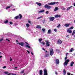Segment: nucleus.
I'll return each mask as SVG.
<instances>
[{"mask_svg":"<svg viewBox=\"0 0 75 75\" xmlns=\"http://www.w3.org/2000/svg\"><path fill=\"white\" fill-rule=\"evenodd\" d=\"M20 45L22 46V47H23L24 45V47H30V45L25 42V43L23 42H20Z\"/></svg>","mask_w":75,"mask_h":75,"instance_id":"f257e3e1","label":"nucleus"},{"mask_svg":"<svg viewBox=\"0 0 75 75\" xmlns=\"http://www.w3.org/2000/svg\"><path fill=\"white\" fill-rule=\"evenodd\" d=\"M50 55L51 56H52L54 54V50L52 49L50 50Z\"/></svg>","mask_w":75,"mask_h":75,"instance_id":"f03ea898","label":"nucleus"},{"mask_svg":"<svg viewBox=\"0 0 75 75\" xmlns=\"http://www.w3.org/2000/svg\"><path fill=\"white\" fill-rule=\"evenodd\" d=\"M44 7L45 8H47V9H50V8H52L51 6H48V5L47 4L45 5Z\"/></svg>","mask_w":75,"mask_h":75,"instance_id":"7ed1b4c3","label":"nucleus"},{"mask_svg":"<svg viewBox=\"0 0 75 75\" xmlns=\"http://www.w3.org/2000/svg\"><path fill=\"white\" fill-rule=\"evenodd\" d=\"M69 61L70 60L69 59H67L65 61L64 63V66H67L68 65V64L69 62Z\"/></svg>","mask_w":75,"mask_h":75,"instance_id":"20e7f679","label":"nucleus"},{"mask_svg":"<svg viewBox=\"0 0 75 75\" xmlns=\"http://www.w3.org/2000/svg\"><path fill=\"white\" fill-rule=\"evenodd\" d=\"M47 47H49L50 45V42L49 40H47L45 41Z\"/></svg>","mask_w":75,"mask_h":75,"instance_id":"39448f33","label":"nucleus"},{"mask_svg":"<svg viewBox=\"0 0 75 75\" xmlns=\"http://www.w3.org/2000/svg\"><path fill=\"white\" fill-rule=\"evenodd\" d=\"M44 75H48V73H47V70L45 68L44 70Z\"/></svg>","mask_w":75,"mask_h":75,"instance_id":"423d86ee","label":"nucleus"},{"mask_svg":"<svg viewBox=\"0 0 75 75\" xmlns=\"http://www.w3.org/2000/svg\"><path fill=\"white\" fill-rule=\"evenodd\" d=\"M58 2H51L48 3L49 5H54L55 4H58Z\"/></svg>","mask_w":75,"mask_h":75,"instance_id":"0eeeda50","label":"nucleus"},{"mask_svg":"<svg viewBox=\"0 0 75 75\" xmlns=\"http://www.w3.org/2000/svg\"><path fill=\"white\" fill-rule=\"evenodd\" d=\"M54 19L55 18L53 17H50V18H49L50 21H54Z\"/></svg>","mask_w":75,"mask_h":75,"instance_id":"6e6552de","label":"nucleus"},{"mask_svg":"<svg viewBox=\"0 0 75 75\" xmlns=\"http://www.w3.org/2000/svg\"><path fill=\"white\" fill-rule=\"evenodd\" d=\"M57 44H62V41L60 39H59L57 42Z\"/></svg>","mask_w":75,"mask_h":75,"instance_id":"1a4fd4ad","label":"nucleus"},{"mask_svg":"<svg viewBox=\"0 0 75 75\" xmlns=\"http://www.w3.org/2000/svg\"><path fill=\"white\" fill-rule=\"evenodd\" d=\"M56 62L55 63L56 64H58L59 63V60L58 59H55Z\"/></svg>","mask_w":75,"mask_h":75,"instance_id":"9d476101","label":"nucleus"},{"mask_svg":"<svg viewBox=\"0 0 75 75\" xmlns=\"http://www.w3.org/2000/svg\"><path fill=\"white\" fill-rule=\"evenodd\" d=\"M24 3L26 6H29V3L28 2H24Z\"/></svg>","mask_w":75,"mask_h":75,"instance_id":"9b49d317","label":"nucleus"},{"mask_svg":"<svg viewBox=\"0 0 75 75\" xmlns=\"http://www.w3.org/2000/svg\"><path fill=\"white\" fill-rule=\"evenodd\" d=\"M13 4H11L10 6H8L6 8V10H7V9H8V8H10L11 6H13Z\"/></svg>","mask_w":75,"mask_h":75,"instance_id":"f8f14e48","label":"nucleus"},{"mask_svg":"<svg viewBox=\"0 0 75 75\" xmlns=\"http://www.w3.org/2000/svg\"><path fill=\"white\" fill-rule=\"evenodd\" d=\"M36 4H37L38 6H40V7H41V6H42V4L40 3H38V2H36Z\"/></svg>","mask_w":75,"mask_h":75,"instance_id":"ddd939ff","label":"nucleus"},{"mask_svg":"<svg viewBox=\"0 0 75 75\" xmlns=\"http://www.w3.org/2000/svg\"><path fill=\"white\" fill-rule=\"evenodd\" d=\"M39 74L40 75H42V70H40L39 71Z\"/></svg>","mask_w":75,"mask_h":75,"instance_id":"4468645a","label":"nucleus"},{"mask_svg":"<svg viewBox=\"0 0 75 75\" xmlns=\"http://www.w3.org/2000/svg\"><path fill=\"white\" fill-rule=\"evenodd\" d=\"M72 7H73V6H71L67 8L66 9V10H67V11H69L70 9H71V8H72Z\"/></svg>","mask_w":75,"mask_h":75,"instance_id":"2eb2a0df","label":"nucleus"},{"mask_svg":"<svg viewBox=\"0 0 75 75\" xmlns=\"http://www.w3.org/2000/svg\"><path fill=\"white\" fill-rule=\"evenodd\" d=\"M61 17V16L57 14L55 16V18H58V17Z\"/></svg>","mask_w":75,"mask_h":75,"instance_id":"dca6fc26","label":"nucleus"},{"mask_svg":"<svg viewBox=\"0 0 75 75\" xmlns=\"http://www.w3.org/2000/svg\"><path fill=\"white\" fill-rule=\"evenodd\" d=\"M73 64H74V62H71L70 64V67H73Z\"/></svg>","mask_w":75,"mask_h":75,"instance_id":"f3484780","label":"nucleus"},{"mask_svg":"<svg viewBox=\"0 0 75 75\" xmlns=\"http://www.w3.org/2000/svg\"><path fill=\"white\" fill-rule=\"evenodd\" d=\"M58 10V8L57 7L55 8L54 11H57V10Z\"/></svg>","mask_w":75,"mask_h":75,"instance_id":"a211bd4d","label":"nucleus"},{"mask_svg":"<svg viewBox=\"0 0 75 75\" xmlns=\"http://www.w3.org/2000/svg\"><path fill=\"white\" fill-rule=\"evenodd\" d=\"M45 11V10H40L39 11V13H44Z\"/></svg>","mask_w":75,"mask_h":75,"instance_id":"6ab92c4d","label":"nucleus"},{"mask_svg":"<svg viewBox=\"0 0 75 75\" xmlns=\"http://www.w3.org/2000/svg\"><path fill=\"white\" fill-rule=\"evenodd\" d=\"M50 56V54H47L46 55L44 56L45 57H48Z\"/></svg>","mask_w":75,"mask_h":75,"instance_id":"aec40b11","label":"nucleus"},{"mask_svg":"<svg viewBox=\"0 0 75 75\" xmlns=\"http://www.w3.org/2000/svg\"><path fill=\"white\" fill-rule=\"evenodd\" d=\"M67 32L69 33H72V30H67Z\"/></svg>","mask_w":75,"mask_h":75,"instance_id":"412c9836","label":"nucleus"},{"mask_svg":"<svg viewBox=\"0 0 75 75\" xmlns=\"http://www.w3.org/2000/svg\"><path fill=\"white\" fill-rule=\"evenodd\" d=\"M40 44H41L42 45H45V43L44 41H42V42Z\"/></svg>","mask_w":75,"mask_h":75,"instance_id":"4be33fe9","label":"nucleus"},{"mask_svg":"<svg viewBox=\"0 0 75 75\" xmlns=\"http://www.w3.org/2000/svg\"><path fill=\"white\" fill-rule=\"evenodd\" d=\"M61 8L63 10H65V8L64 6H62L61 7Z\"/></svg>","mask_w":75,"mask_h":75,"instance_id":"5701e85b","label":"nucleus"},{"mask_svg":"<svg viewBox=\"0 0 75 75\" xmlns=\"http://www.w3.org/2000/svg\"><path fill=\"white\" fill-rule=\"evenodd\" d=\"M38 41L39 42H40V43L42 42V39L41 38H40L38 40Z\"/></svg>","mask_w":75,"mask_h":75,"instance_id":"b1692460","label":"nucleus"},{"mask_svg":"<svg viewBox=\"0 0 75 75\" xmlns=\"http://www.w3.org/2000/svg\"><path fill=\"white\" fill-rule=\"evenodd\" d=\"M36 28H41V27L40 25H37L36 26Z\"/></svg>","mask_w":75,"mask_h":75,"instance_id":"393cba45","label":"nucleus"},{"mask_svg":"<svg viewBox=\"0 0 75 75\" xmlns=\"http://www.w3.org/2000/svg\"><path fill=\"white\" fill-rule=\"evenodd\" d=\"M69 24H65V27H68L69 26Z\"/></svg>","mask_w":75,"mask_h":75,"instance_id":"a878e982","label":"nucleus"},{"mask_svg":"<svg viewBox=\"0 0 75 75\" xmlns=\"http://www.w3.org/2000/svg\"><path fill=\"white\" fill-rule=\"evenodd\" d=\"M74 50V49L73 48H71L70 49V50H69V52H72Z\"/></svg>","mask_w":75,"mask_h":75,"instance_id":"bb28decb","label":"nucleus"},{"mask_svg":"<svg viewBox=\"0 0 75 75\" xmlns=\"http://www.w3.org/2000/svg\"><path fill=\"white\" fill-rule=\"evenodd\" d=\"M75 34V30H74L72 33V35H74Z\"/></svg>","mask_w":75,"mask_h":75,"instance_id":"cd10ccee","label":"nucleus"},{"mask_svg":"<svg viewBox=\"0 0 75 75\" xmlns=\"http://www.w3.org/2000/svg\"><path fill=\"white\" fill-rule=\"evenodd\" d=\"M19 17H20L19 18L21 19L22 18V15L20 14H19Z\"/></svg>","mask_w":75,"mask_h":75,"instance_id":"c85d7f7f","label":"nucleus"},{"mask_svg":"<svg viewBox=\"0 0 75 75\" xmlns=\"http://www.w3.org/2000/svg\"><path fill=\"white\" fill-rule=\"evenodd\" d=\"M19 18V16H16L15 18H14L15 19H17L18 18Z\"/></svg>","mask_w":75,"mask_h":75,"instance_id":"c756f323","label":"nucleus"},{"mask_svg":"<svg viewBox=\"0 0 75 75\" xmlns=\"http://www.w3.org/2000/svg\"><path fill=\"white\" fill-rule=\"evenodd\" d=\"M26 26L28 28V27H29V26H30V25H29V24H28L27 23L26 24Z\"/></svg>","mask_w":75,"mask_h":75,"instance_id":"7c9ffc66","label":"nucleus"},{"mask_svg":"<svg viewBox=\"0 0 75 75\" xmlns=\"http://www.w3.org/2000/svg\"><path fill=\"white\" fill-rule=\"evenodd\" d=\"M51 30H49L48 31V34H51Z\"/></svg>","mask_w":75,"mask_h":75,"instance_id":"2f4dec72","label":"nucleus"},{"mask_svg":"<svg viewBox=\"0 0 75 75\" xmlns=\"http://www.w3.org/2000/svg\"><path fill=\"white\" fill-rule=\"evenodd\" d=\"M8 21L7 20L6 21H5L4 22V23H5V24L6 23H8Z\"/></svg>","mask_w":75,"mask_h":75,"instance_id":"473e14b6","label":"nucleus"},{"mask_svg":"<svg viewBox=\"0 0 75 75\" xmlns=\"http://www.w3.org/2000/svg\"><path fill=\"white\" fill-rule=\"evenodd\" d=\"M24 72V70H23L20 72V74H22Z\"/></svg>","mask_w":75,"mask_h":75,"instance_id":"72a5a7b5","label":"nucleus"},{"mask_svg":"<svg viewBox=\"0 0 75 75\" xmlns=\"http://www.w3.org/2000/svg\"><path fill=\"white\" fill-rule=\"evenodd\" d=\"M74 28L73 26H71V28H69V30H72Z\"/></svg>","mask_w":75,"mask_h":75,"instance_id":"f704fd0d","label":"nucleus"},{"mask_svg":"<svg viewBox=\"0 0 75 75\" xmlns=\"http://www.w3.org/2000/svg\"><path fill=\"white\" fill-rule=\"evenodd\" d=\"M61 27V25L60 24H59L57 26V28H59Z\"/></svg>","mask_w":75,"mask_h":75,"instance_id":"c9c22d12","label":"nucleus"},{"mask_svg":"<svg viewBox=\"0 0 75 75\" xmlns=\"http://www.w3.org/2000/svg\"><path fill=\"white\" fill-rule=\"evenodd\" d=\"M42 50H44V51H45V52H47L46 53L47 54V52H48V51H47L45 50V49H44V48H42Z\"/></svg>","mask_w":75,"mask_h":75,"instance_id":"e433bc0d","label":"nucleus"},{"mask_svg":"<svg viewBox=\"0 0 75 75\" xmlns=\"http://www.w3.org/2000/svg\"><path fill=\"white\" fill-rule=\"evenodd\" d=\"M1 23H2V24H4V23H5L4 22V21H1Z\"/></svg>","mask_w":75,"mask_h":75,"instance_id":"4c0bfd02","label":"nucleus"},{"mask_svg":"<svg viewBox=\"0 0 75 75\" xmlns=\"http://www.w3.org/2000/svg\"><path fill=\"white\" fill-rule=\"evenodd\" d=\"M42 17H43L42 16H40V17H39L37 18V19L38 20V19H40V18H42Z\"/></svg>","mask_w":75,"mask_h":75,"instance_id":"58836bf2","label":"nucleus"},{"mask_svg":"<svg viewBox=\"0 0 75 75\" xmlns=\"http://www.w3.org/2000/svg\"><path fill=\"white\" fill-rule=\"evenodd\" d=\"M3 37H2V38L0 39V42H1V41H2L3 40Z\"/></svg>","mask_w":75,"mask_h":75,"instance_id":"ea45409f","label":"nucleus"},{"mask_svg":"<svg viewBox=\"0 0 75 75\" xmlns=\"http://www.w3.org/2000/svg\"><path fill=\"white\" fill-rule=\"evenodd\" d=\"M54 31H55V32H57V29H54Z\"/></svg>","mask_w":75,"mask_h":75,"instance_id":"a19ab883","label":"nucleus"},{"mask_svg":"<svg viewBox=\"0 0 75 75\" xmlns=\"http://www.w3.org/2000/svg\"><path fill=\"white\" fill-rule=\"evenodd\" d=\"M42 30L43 32H45V29L43 28L42 29Z\"/></svg>","mask_w":75,"mask_h":75,"instance_id":"79ce46f5","label":"nucleus"},{"mask_svg":"<svg viewBox=\"0 0 75 75\" xmlns=\"http://www.w3.org/2000/svg\"><path fill=\"white\" fill-rule=\"evenodd\" d=\"M45 13H46V14H48V13H49V11H46Z\"/></svg>","mask_w":75,"mask_h":75,"instance_id":"37998d69","label":"nucleus"},{"mask_svg":"<svg viewBox=\"0 0 75 75\" xmlns=\"http://www.w3.org/2000/svg\"><path fill=\"white\" fill-rule=\"evenodd\" d=\"M10 24H13V23L11 21L9 22Z\"/></svg>","mask_w":75,"mask_h":75,"instance_id":"c03bdc74","label":"nucleus"},{"mask_svg":"<svg viewBox=\"0 0 75 75\" xmlns=\"http://www.w3.org/2000/svg\"><path fill=\"white\" fill-rule=\"evenodd\" d=\"M55 74L56 75H58V73L57 72V71L55 72Z\"/></svg>","mask_w":75,"mask_h":75,"instance_id":"a18cd8bd","label":"nucleus"},{"mask_svg":"<svg viewBox=\"0 0 75 75\" xmlns=\"http://www.w3.org/2000/svg\"><path fill=\"white\" fill-rule=\"evenodd\" d=\"M67 58H68V57H66L65 58V60H66V59H67Z\"/></svg>","mask_w":75,"mask_h":75,"instance_id":"49530a36","label":"nucleus"},{"mask_svg":"<svg viewBox=\"0 0 75 75\" xmlns=\"http://www.w3.org/2000/svg\"><path fill=\"white\" fill-rule=\"evenodd\" d=\"M56 51H57V52H59V50H58V49H57V50H56Z\"/></svg>","mask_w":75,"mask_h":75,"instance_id":"de8ad7c7","label":"nucleus"},{"mask_svg":"<svg viewBox=\"0 0 75 75\" xmlns=\"http://www.w3.org/2000/svg\"><path fill=\"white\" fill-rule=\"evenodd\" d=\"M17 44H19V45H20V42H17Z\"/></svg>","mask_w":75,"mask_h":75,"instance_id":"09e8293b","label":"nucleus"},{"mask_svg":"<svg viewBox=\"0 0 75 75\" xmlns=\"http://www.w3.org/2000/svg\"><path fill=\"white\" fill-rule=\"evenodd\" d=\"M3 68H4V69L6 68V66H4Z\"/></svg>","mask_w":75,"mask_h":75,"instance_id":"8fccbe9b","label":"nucleus"},{"mask_svg":"<svg viewBox=\"0 0 75 75\" xmlns=\"http://www.w3.org/2000/svg\"><path fill=\"white\" fill-rule=\"evenodd\" d=\"M63 73L66 72V71H65V70L64 69L63 70Z\"/></svg>","mask_w":75,"mask_h":75,"instance_id":"3c124183","label":"nucleus"},{"mask_svg":"<svg viewBox=\"0 0 75 75\" xmlns=\"http://www.w3.org/2000/svg\"><path fill=\"white\" fill-rule=\"evenodd\" d=\"M10 74H11L8 72V73L7 74V75H9Z\"/></svg>","mask_w":75,"mask_h":75,"instance_id":"603ef678","label":"nucleus"},{"mask_svg":"<svg viewBox=\"0 0 75 75\" xmlns=\"http://www.w3.org/2000/svg\"><path fill=\"white\" fill-rule=\"evenodd\" d=\"M67 75H71V73H67Z\"/></svg>","mask_w":75,"mask_h":75,"instance_id":"864d4df0","label":"nucleus"},{"mask_svg":"<svg viewBox=\"0 0 75 75\" xmlns=\"http://www.w3.org/2000/svg\"><path fill=\"white\" fill-rule=\"evenodd\" d=\"M3 1L4 2H6V1H7V0H3Z\"/></svg>","mask_w":75,"mask_h":75,"instance_id":"5fc2aeb1","label":"nucleus"},{"mask_svg":"<svg viewBox=\"0 0 75 75\" xmlns=\"http://www.w3.org/2000/svg\"><path fill=\"white\" fill-rule=\"evenodd\" d=\"M64 75H65V74H66V73H67V72H64Z\"/></svg>","mask_w":75,"mask_h":75,"instance_id":"6e6d98bb","label":"nucleus"},{"mask_svg":"<svg viewBox=\"0 0 75 75\" xmlns=\"http://www.w3.org/2000/svg\"><path fill=\"white\" fill-rule=\"evenodd\" d=\"M27 52H28V54H29L30 53V51H29L28 50H27Z\"/></svg>","mask_w":75,"mask_h":75,"instance_id":"4d7b16f0","label":"nucleus"},{"mask_svg":"<svg viewBox=\"0 0 75 75\" xmlns=\"http://www.w3.org/2000/svg\"><path fill=\"white\" fill-rule=\"evenodd\" d=\"M11 74H12V75H16V74H14L13 73Z\"/></svg>","mask_w":75,"mask_h":75,"instance_id":"13d9d810","label":"nucleus"},{"mask_svg":"<svg viewBox=\"0 0 75 75\" xmlns=\"http://www.w3.org/2000/svg\"><path fill=\"white\" fill-rule=\"evenodd\" d=\"M4 73L5 74H8V72H4Z\"/></svg>","mask_w":75,"mask_h":75,"instance_id":"bf43d9fd","label":"nucleus"},{"mask_svg":"<svg viewBox=\"0 0 75 75\" xmlns=\"http://www.w3.org/2000/svg\"><path fill=\"white\" fill-rule=\"evenodd\" d=\"M31 54H32V55H33V53H32V52H31Z\"/></svg>","mask_w":75,"mask_h":75,"instance_id":"052dcab7","label":"nucleus"},{"mask_svg":"<svg viewBox=\"0 0 75 75\" xmlns=\"http://www.w3.org/2000/svg\"><path fill=\"white\" fill-rule=\"evenodd\" d=\"M29 23H31V21H28Z\"/></svg>","mask_w":75,"mask_h":75,"instance_id":"680f3d73","label":"nucleus"},{"mask_svg":"<svg viewBox=\"0 0 75 75\" xmlns=\"http://www.w3.org/2000/svg\"><path fill=\"white\" fill-rule=\"evenodd\" d=\"M12 59L11 58V59H10V61H12Z\"/></svg>","mask_w":75,"mask_h":75,"instance_id":"e2e57ef3","label":"nucleus"},{"mask_svg":"<svg viewBox=\"0 0 75 75\" xmlns=\"http://www.w3.org/2000/svg\"><path fill=\"white\" fill-rule=\"evenodd\" d=\"M74 6H75V3H74Z\"/></svg>","mask_w":75,"mask_h":75,"instance_id":"0e129e2a","label":"nucleus"},{"mask_svg":"<svg viewBox=\"0 0 75 75\" xmlns=\"http://www.w3.org/2000/svg\"><path fill=\"white\" fill-rule=\"evenodd\" d=\"M69 37V35H68L66 37Z\"/></svg>","mask_w":75,"mask_h":75,"instance_id":"69168bd1","label":"nucleus"},{"mask_svg":"<svg viewBox=\"0 0 75 75\" xmlns=\"http://www.w3.org/2000/svg\"><path fill=\"white\" fill-rule=\"evenodd\" d=\"M2 57H3V56H0V58H1Z\"/></svg>","mask_w":75,"mask_h":75,"instance_id":"338daca9","label":"nucleus"},{"mask_svg":"<svg viewBox=\"0 0 75 75\" xmlns=\"http://www.w3.org/2000/svg\"><path fill=\"white\" fill-rule=\"evenodd\" d=\"M74 23H75V19L74 20Z\"/></svg>","mask_w":75,"mask_h":75,"instance_id":"774afa93","label":"nucleus"}]
</instances>
